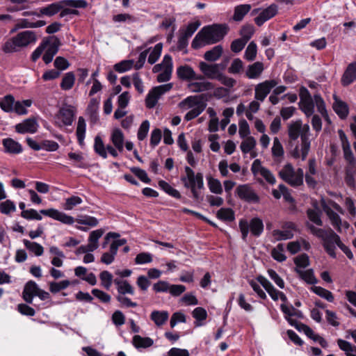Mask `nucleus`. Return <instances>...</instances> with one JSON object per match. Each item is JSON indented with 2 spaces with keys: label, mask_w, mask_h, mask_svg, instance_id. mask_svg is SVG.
<instances>
[{
  "label": "nucleus",
  "mask_w": 356,
  "mask_h": 356,
  "mask_svg": "<svg viewBox=\"0 0 356 356\" xmlns=\"http://www.w3.org/2000/svg\"><path fill=\"white\" fill-rule=\"evenodd\" d=\"M114 284L117 286L118 296L117 300L126 307H136L138 304L133 302L125 295H134L135 293L134 287L128 282V281L120 278H115L113 280Z\"/></svg>",
  "instance_id": "obj_5"
},
{
  "label": "nucleus",
  "mask_w": 356,
  "mask_h": 356,
  "mask_svg": "<svg viewBox=\"0 0 356 356\" xmlns=\"http://www.w3.org/2000/svg\"><path fill=\"white\" fill-rule=\"evenodd\" d=\"M239 229L241 232L242 238L246 241L249 233V229L254 236H259L264 232L263 221L259 218H253L250 223L245 219H241L238 223Z\"/></svg>",
  "instance_id": "obj_6"
},
{
  "label": "nucleus",
  "mask_w": 356,
  "mask_h": 356,
  "mask_svg": "<svg viewBox=\"0 0 356 356\" xmlns=\"http://www.w3.org/2000/svg\"><path fill=\"white\" fill-rule=\"evenodd\" d=\"M133 345L136 348H147L152 346L154 341L149 337H142L140 335H135L132 340Z\"/></svg>",
  "instance_id": "obj_36"
},
{
  "label": "nucleus",
  "mask_w": 356,
  "mask_h": 356,
  "mask_svg": "<svg viewBox=\"0 0 356 356\" xmlns=\"http://www.w3.org/2000/svg\"><path fill=\"white\" fill-rule=\"evenodd\" d=\"M256 145V140L252 136L246 137L241 144V149L244 154L250 152Z\"/></svg>",
  "instance_id": "obj_54"
},
{
  "label": "nucleus",
  "mask_w": 356,
  "mask_h": 356,
  "mask_svg": "<svg viewBox=\"0 0 356 356\" xmlns=\"http://www.w3.org/2000/svg\"><path fill=\"white\" fill-rule=\"evenodd\" d=\"M83 200L80 197L73 195L65 200V202L63 204V208L65 210L70 211L72 210L74 207L81 204Z\"/></svg>",
  "instance_id": "obj_58"
},
{
  "label": "nucleus",
  "mask_w": 356,
  "mask_h": 356,
  "mask_svg": "<svg viewBox=\"0 0 356 356\" xmlns=\"http://www.w3.org/2000/svg\"><path fill=\"white\" fill-rule=\"evenodd\" d=\"M251 5L241 4L236 6L234 8L233 19L236 22H241L244 16L251 10Z\"/></svg>",
  "instance_id": "obj_37"
},
{
  "label": "nucleus",
  "mask_w": 356,
  "mask_h": 356,
  "mask_svg": "<svg viewBox=\"0 0 356 356\" xmlns=\"http://www.w3.org/2000/svg\"><path fill=\"white\" fill-rule=\"evenodd\" d=\"M76 221L80 225H88L90 227H95L98 224V220L90 216H81L76 219Z\"/></svg>",
  "instance_id": "obj_61"
},
{
  "label": "nucleus",
  "mask_w": 356,
  "mask_h": 356,
  "mask_svg": "<svg viewBox=\"0 0 356 356\" xmlns=\"http://www.w3.org/2000/svg\"><path fill=\"white\" fill-rule=\"evenodd\" d=\"M3 145L6 152L10 154H19L22 152V145L12 138H5L2 141Z\"/></svg>",
  "instance_id": "obj_27"
},
{
  "label": "nucleus",
  "mask_w": 356,
  "mask_h": 356,
  "mask_svg": "<svg viewBox=\"0 0 356 356\" xmlns=\"http://www.w3.org/2000/svg\"><path fill=\"white\" fill-rule=\"evenodd\" d=\"M99 278L102 282V286L104 287L106 290H108L111 288L113 282L112 274L107 270H104L100 273Z\"/></svg>",
  "instance_id": "obj_56"
},
{
  "label": "nucleus",
  "mask_w": 356,
  "mask_h": 356,
  "mask_svg": "<svg viewBox=\"0 0 356 356\" xmlns=\"http://www.w3.org/2000/svg\"><path fill=\"white\" fill-rule=\"evenodd\" d=\"M299 106L300 109L307 117L313 115L314 111V104L313 99L300 102Z\"/></svg>",
  "instance_id": "obj_55"
},
{
  "label": "nucleus",
  "mask_w": 356,
  "mask_h": 356,
  "mask_svg": "<svg viewBox=\"0 0 356 356\" xmlns=\"http://www.w3.org/2000/svg\"><path fill=\"white\" fill-rule=\"evenodd\" d=\"M219 64H208L205 62H200L199 64L201 72L205 76L211 79L218 80L222 72L219 70Z\"/></svg>",
  "instance_id": "obj_17"
},
{
  "label": "nucleus",
  "mask_w": 356,
  "mask_h": 356,
  "mask_svg": "<svg viewBox=\"0 0 356 356\" xmlns=\"http://www.w3.org/2000/svg\"><path fill=\"white\" fill-rule=\"evenodd\" d=\"M264 71V65L261 62H255L248 66L246 70V76L249 79L258 78Z\"/></svg>",
  "instance_id": "obj_32"
},
{
  "label": "nucleus",
  "mask_w": 356,
  "mask_h": 356,
  "mask_svg": "<svg viewBox=\"0 0 356 356\" xmlns=\"http://www.w3.org/2000/svg\"><path fill=\"white\" fill-rule=\"evenodd\" d=\"M177 74L179 79L182 80H191L195 77V72L189 65H181L177 69Z\"/></svg>",
  "instance_id": "obj_34"
},
{
  "label": "nucleus",
  "mask_w": 356,
  "mask_h": 356,
  "mask_svg": "<svg viewBox=\"0 0 356 356\" xmlns=\"http://www.w3.org/2000/svg\"><path fill=\"white\" fill-rule=\"evenodd\" d=\"M40 214L49 216L65 225H72L74 222V219L72 216L52 208L42 209L40 211V213L33 209L24 210L21 213L22 217L26 220H40L42 218Z\"/></svg>",
  "instance_id": "obj_2"
},
{
  "label": "nucleus",
  "mask_w": 356,
  "mask_h": 356,
  "mask_svg": "<svg viewBox=\"0 0 356 356\" xmlns=\"http://www.w3.org/2000/svg\"><path fill=\"white\" fill-rule=\"evenodd\" d=\"M295 271L300 277V278L305 281L307 283L309 284H314L317 282V280L314 275V271L312 269L302 270L296 268Z\"/></svg>",
  "instance_id": "obj_39"
},
{
  "label": "nucleus",
  "mask_w": 356,
  "mask_h": 356,
  "mask_svg": "<svg viewBox=\"0 0 356 356\" xmlns=\"http://www.w3.org/2000/svg\"><path fill=\"white\" fill-rule=\"evenodd\" d=\"M38 124L35 119L28 118L15 125V130L19 134H34L37 131Z\"/></svg>",
  "instance_id": "obj_19"
},
{
  "label": "nucleus",
  "mask_w": 356,
  "mask_h": 356,
  "mask_svg": "<svg viewBox=\"0 0 356 356\" xmlns=\"http://www.w3.org/2000/svg\"><path fill=\"white\" fill-rule=\"evenodd\" d=\"M277 85V82L274 79L267 80L257 84L254 89V98L258 101L263 102L270 90Z\"/></svg>",
  "instance_id": "obj_13"
},
{
  "label": "nucleus",
  "mask_w": 356,
  "mask_h": 356,
  "mask_svg": "<svg viewBox=\"0 0 356 356\" xmlns=\"http://www.w3.org/2000/svg\"><path fill=\"white\" fill-rule=\"evenodd\" d=\"M254 33V29L252 25H245L241 28L240 31V35H241V38L248 42L249 40L252 38Z\"/></svg>",
  "instance_id": "obj_63"
},
{
  "label": "nucleus",
  "mask_w": 356,
  "mask_h": 356,
  "mask_svg": "<svg viewBox=\"0 0 356 356\" xmlns=\"http://www.w3.org/2000/svg\"><path fill=\"white\" fill-rule=\"evenodd\" d=\"M39 289L38 284L34 281H29L25 284L23 290L22 294L24 300L27 303L31 304L33 297L35 296Z\"/></svg>",
  "instance_id": "obj_22"
},
{
  "label": "nucleus",
  "mask_w": 356,
  "mask_h": 356,
  "mask_svg": "<svg viewBox=\"0 0 356 356\" xmlns=\"http://www.w3.org/2000/svg\"><path fill=\"white\" fill-rule=\"evenodd\" d=\"M201 105L205 106V107L207 106V104L204 102L202 95L189 96L179 104V106L185 109L197 108V106L200 107Z\"/></svg>",
  "instance_id": "obj_20"
},
{
  "label": "nucleus",
  "mask_w": 356,
  "mask_h": 356,
  "mask_svg": "<svg viewBox=\"0 0 356 356\" xmlns=\"http://www.w3.org/2000/svg\"><path fill=\"white\" fill-rule=\"evenodd\" d=\"M207 179L208 181V186L210 191L215 194H222V187L220 181L215 178H213L211 175L207 177Z\"/></svg>",
  "instance_id": "obj_43"
},
{
  "label": "nucleus",
  "mask_w": 356,
  "mask_h": 356,
  "mask_svg": "<svg viewBox=\"0 0 356 356\" xmlns=\"http://www.w3.org/2000/svg\"><path fill=\"white\" fill-rule=\"evenodd\" d=\"M172 67L173 63L171 56L168 54L165 55L162 62L155 65L152 68L154 73H158L162 71L157 76V81L161 83L169 81L171 78Z\"/></svg>",
  "instance_id": "obj_7"
},
{
  "label": "nucleus",
  "mask_w": 356,
  "mask_h": 356,
  "mask_svg": "<svg viewBox=\"0 0 356 356\" xmlns=\"http://www.w3.org/2000/svg\"><path fill=\"white\" fill-rule=\"evenodd\" d=\"M134 61L132 60H124L115 64L114 70L120 73L125 72L131 70L133 67Z\"/></svg>",
  "instance_id": "obj_57"
},
{
  "label": "nucleus",
  "mask_w": 356,
  "mask_h": 356,
  "mask_svg": "<svg viewBox=\"0 0 356 356\" xmlns=\"http://www.w3.org/2000/svg\"><path fill=\"white\" fill-rule=\"evenodd\" d=\"M160 95H159L156 92H154V88H152L149 93L147 94L145 103L146 106L149 108H154L158 102V99H159Z\"/></svg>",
  "instance_id": "obj_60"
},
{
  "label": "nucleus",
  "mask_w": 356,
  "mask_h": 356,
  "mask_svg": "<svg viewBox=\"0 0 356 356\" xmlns=\"http://www.w3.org/2000/svg\"><path fill=\"white\" fill-rule=\"evenodd\" d=\"M23 243L26 249L33 253L35 256L39 257L42 255L44 248L40 244L36 242L30 241L27 239H24Z\"/></svg>",
  "instance_id": "obj_40"
},
{
  "label": "nucleus",
  "mask_w": 356,
  "mask_h": 356,
  "mask_svg": "<svg viewBox=\"0 0 356 356\" xmlns=\"http://www.w3.org/2000/svg\"><path fill=\"white\" fill-rule=\"evenodd\" d=\"M314 99L315 101V103L316 104V107L318 109V111L326 119L328 120V116L327 113V111L325 108V105L323 99L321 97L320 95H314Z\"/></svg>",
  "instance_id": "obj_62"
},
{
  "label": "nucleus",
  "mask_w": 356,
  "mask_h": 356,
  "mask_svg": "<svg viewBox=\"0 0 356 356\" xmlns=\"http://www.w3.org/2000/svg\"><path fill=\"white\" fill-rule=\"evenodd\" d=\"M287 320L289 323L291 325L295 326L298 331L303 332L309 339L318 342L321 347L324 348L327 347L328 344L327 341L320 335L315 334L308 325L302 323L295 322L293 320L290 318H287Z\"/></svg>",
  "instance_id": "obj_10"
},
{
  "label": "nucleus",
  "mask_w": 356,
  "mask_h": 356,
  "mask_svg": "<svg viewBox=\"0 0 356 356\" xmlns=\"http://www.w3.org/2000/svg\"><path fill=\"white\" fill-rule=\"evenodd\" d=\"M356 177V163L349 164L346 169L345 181L350 188H355Z\"/></svg>",
  "instance_id": "obj_35"
},
{
  "label": "nucleus",
  "mask_w": 356,
  "mask_h": 356,
  "mask_svg": "<svg viewBox=\"0 0 356 356\" xmlns=\"http://www.w3.org/2000/svg\"><path fill=\"white\" fill-rule=\"evenodd\" d=\"M213 88V85L209 81L191 82L188 84V88L192 92H204Z\"/></svg>",
  "instance_id": "obj_28"
},
{
  "label": "nucleus",
  "mask_w": 356,
  "mask_h": 356,
  "mask_svg": "<svg viewBox=\"0 0 356 356\" xmlns=\"http://www.w3.org/2000/svg\"><path fill=\"white\" fill-rule=\"evenodd\" d=\"M334 102L332 106L334 111L341 118H346L348 114V108L347 104L338 99L336 96H334Z\"/></svg>",
  "instance_id": "obj_31"
},
{
  "label": "nucleus",
  "mask_w": 356,
  "mask_h": 356,
  "mask_svg": "<svg viewBox=\"0 0 356 356\" xmlns=\"http://www.w3.org/2000/svg\"><path fill=\"white\" fill-rule=\"evenodd\" d=\"M15 102L14 97L7 95L0 101V107L3 111L11 113L13 112Z\"/></svg>",
  "instance_id": "obj_41"
},
{
  "label": "nucleus",
  "mask_w": 356,
  "mask_h": 356,
  "mask_svg": "<svg viewBox=\"0 0 356 356\" xmlns=\"http://www.w3.org/2000/svg\"><path fill=\"white\" fill-rule=\"evenodd\" d=\"M317 173L316 169V161L311 159L308 162V170L305 174V181L309 188H314L317 185V181L313 177Z\"/></svg>",
  "instance_id": "obj_24"
},
{
  "label": "nucleus",
  "mask_w": 356,
  "mask_h": 356,
  "mask_svg": "<svg viewBox=\"0 0 356 356\" xmlns=\"http://www.w3.org/2000/svg\"><path fill=\"white\" fill-rule=\"evenodd\" d=\"M32 104V101L30 99L23 100L22 102L17 101L15 102L13 112L18 115H25L27 113V107H30Z\"/></svg>",
  "instance_id": "obj_44"
},
{
  "label": "nucleus",
  "mask_w": 356,
  "mask_h": 356,
  "mask_svg": "<svg viewBox=\"0 0 356 356\" xmlns=\"http://www.w3.org/2000/svg\"><path fill=\"white\" fill-rule=\"evenodd\" d=\"M186 175L181 176V181L186 188L197 187L202 189L204 187L203 175L201 172L195 174L194 171L188 166L184 168Z\"/></svg>",
  "instance_id": "obj_8"
},
{
  "label": "nucleus",
  "mask_w": 356,
  "mask_h": 356,
  "mask_svg": "<svg viewBox=\"0 0 356 356\" xmlns=\"http://www.w3.org/2000/svg\"><path fill=\"white\" fill-rule=\"evenodd\" d=\"M257 53V44L252 41L248 45L245 53L244 58L248 61H252L255 59Z\"/></svg>",
  "instance_id": "obj_50"
},
{
  "label": "nucleus",
  "mask_w": 356,
  "mask_h": 356,
  "mask_svg": "<svg viewBox=\"0 0 356 356\" xmlns=\"http://www.w3.org/2000/svg\"><path fill=\"white\" fill-rule=\"evenodd\" d=\"M356 80V62L350 63L342 75L341 82L347 86Z\"/></svg>",
  "instance_id": "obj_21"
},
{
  "label": "nucleus",
  "mask_w": 356,
  "mask_h": 356,
  "mask_svg": "<svg viewBox=\"0 0 356 356\" xmlns=\"http://www.w3.org/2000/svg\"><path fill=\"white\" fill-rule=\"evenodd\" d=\"M301 121L298 120L289 126V136L291 140H296L300 136Z\"/></svg>",
  "instance_id": "obj_47"
},
{
  "label": "nucleus",
  "mask_w": 356,
  "mask_h": 356,
  "mask_svg": "<svg viewBox=\"0 0 356 356\" xmlns=\"http://www.w3.org/2000/svg\"><path fill=\"white\" fill-rule=\"evenodd\" d=\"M163 49V44L158 43L156 44L152 51H151L149 57H148V63L151 65L155 63L159 57L161 56V51Z\"/></svg>",
  "instance_id": "obj_53"
},
{
  "label": "nucleus",
  "mask_w": 356,
  "mask_h": 356,
  "mask_svg": "<svg viewBox=\"0 0 356 356\" xmlns=\"http://www.w3.org/2000/svg\"><path fill=\"white\" fill-rule=\"evenodd\" d=\"M15 211V204L10 200H7L0 204V211L3 214L9 215L11 212H14Z\"/></svg>",
  "instance_id": "obj_59"
},
{
  "label": "nucleus",
  "mask_w": 356,
  "mask_h": 356,
  "mask_svg": "<svg viewBox=\"0 0 356 356\" xmlns=\"http://www.w3.org/2000/svg\"><path fill=\"white\" fill-rule=\"evenodd\" d=\"M312 291L330 302H332L334 301V298L332 292L321 286H313L312 287Z\"/></svg>",
  "instance_id": "obj_48"
},
{
  "label": "nucleus",
  "mask_w": 356,
  "mask_h": 356,
  "mask_svg": "<svg viewBox=\"0 0 356 356\" xmlns=\"http://www.w3.org/2000/svg\"><path fill=\"white\" fill-rule=\"evenodd\" d=\"M229 31L225 24H213L204 26L193 38L191 47L197 49L207 45L214 44L221 41Z\"/></svg>",
  "instance_id": "obj_1"
},
{
  "label": "nucleus",
  "mask_w": 356,
  "mask_h": 356,
  "mask_svg": "<svg viewBox=\"0 0 356 356\" xmlns=\"http://www.w3.org/2000/svg\"><path fill=\"white\" fill-rule=\"evenodd\" d=\"M111 140L119 152H123L124 137L122 131L120 129H115L113 131L111 136Z\"/></svg>",
  "instance_id": "obj_25"
},
{
  "label": "nucleus",
  "mask_w": 356,
  "mask_h": 356,
  "mask_svg": "<svg viewBox=\"0 0 356 356\" xmlns=\"http://www.w3.org/2000/svg\"><path fill=\"white\" fill-rule=\"evenodd\" d=\"M169 318V313L167 311H159L154 310L150 314V319L154 321V323L158 327L162 326L164 325Z\"/></svg>",
  "instance_id": "obj_29"
},
{
  "label": "nucleus",
  "mask_w": 356,
  "mask_h": 356,
  "mask_svg": "<svg viewBox=\"0 0 356 356\" xmlns=\"http://www.w3.org/2000/svg\"><path fill=\"white\" fill-rule=\"evenodd\" d=\"M222 52V47L221 45H216L204 53V58L207 61L214 62L220 58Z\"/></svg>",
  "instance_id": "obj_33"
},
{
  "label": "nucleus",
  "mask_w": 356,
  "mask_h": 356,
  "mask_svg": "<svg viewBox=\"0 0 356 356\" xmlns=\"http://www.w3.org/2000/svg\"><path fill=\"white\" fill-rule=\"evenodd\" d=\"M74 115V113L72 107L65 106L59 110L57 118L61 120L63 125L70 126L73 122Z\"/></svg>",
  "instance_id": "obj_23"
},
{
  "label": "nucleus",
  "mask_w": 356,
  "mask_h": 356,
  "mask_svg": "<svg viewBox=\"0 0 356 356\" xmlns=\"http://www.w3.org/2000/svg\"><path fill=\"white\" fill-rule=\"evenodd\" d=\"M99 102L96 98H92L87 107V112L90 115L91 119L95 122L97 120V110Z\"/></svg>",
  "instance_id": "obj_51"
},
{
  "label": "nucleus",
  "mask_w": 356,
  "mask_h": 356,
  "mask_svg": "<svg viewBox=\"0 0 356 356\" xmlns=\"http://www.w3.org/2000/svg\"><path fill=\"white\" fill-rule=\"evenodd\" d=\"M284 245L282 243H279L271 251L272 257L279 262H282L286 259V257L284 254Z\"/></svg>",
  "instance_id": "obj_49"
},
{
  "label": "nucleus",
  "mask_w": 356,
  "mask_h": 356,
  "mask_svg": "<svg viewBox=\"0 0 356 356\" xmlns=\"http://www.w3.org/2000/svg\"><path fill=\"white\" fill-rule=\"evenodd\" d=\"M294 263L296 266V268L300 269L305 268L309 265V257L307 254L303 253L294 258Z\"/></svg>",
  "instance_id": "obj_64"
},
{
  "label": "nucleus",
  "mask_w": 356,
  "mask_h": 356,
  "mask_svg": "<svg viewBox=\"0 0 356 356\" xmlns=\"http://www.w3.org/2000/svg\"><path fill=\"white\" fill-rule=\"evenodd\" d=\"M106 147L102 138L97 136L95 138L94 149L95 152L103 159H106L108 156Z\"/></svg>",
  "instance_id": "obj_46"
},
{
  "label": "nucleus",
  "mask_w": 356,
  "mask_h": 356,
  "mask_svg": "<svg viewBox=\"0 0 356 356\" xmlns=\"http://www.w3.org/2000/svg\"><path fill=\"white\" fill-rule=\"evenodd\" d=\"M86 129V124L85 119L83 117L80 116L78 119L76 131L78 143L80 145H83L84 143Z\"/></svg>",
  "instance_id": "obj_38"
},
{
  "label": "nucleus",
  "mask_w": 356,
  "mask_h": 356,
  "mask_svg": "<svg viewBox=\"0 0 356 356\" xmlns=\"http://www.w3.org/2000/svg\"><path fill=\"white\" fill-rule=\"evenodd\" d=\"M323 241V245L326 252L332 257H336V245L340 244V237L332 229H329L321 238Z\"/></svg>",
  "instance_id": "obj_9"
},
{
  "label": "nucleus",
  "mask_w": 356,
  "mask_h": 356,
  "mask_svg": "<svg viewBox=\"0 0 356 356\" xmlns=\"http://www.w3.org/2000/svg\"><path fill=\"white\" fill-rule=\"evenodd\" d=\"M37 38L35 32L32 31H24L19 33L15 37L8 40L3 46V51L12 53L17 51L18 48L26 47L30 44L35 43Z\"/></svg>",
  "instance_id": "obj_3"
},
{
  "label": "nucleus",
  "mask_w": 356,
  "mask_h": 356,
  "mask_svg": "<svg viewBox=\"0 0 356 356\" xmlns=\"http://www.w3.org/2000/svg\"><path fill=\"white\" fill-rule=\"evenodd\" d=\"M74 81L75 76L74 73L72 72H69L63 77L60 83V88L64 90H69L73 87Z\"/></svg>",
  "instance_id": "obj_45"
},
{
  "label": "nucleus",
  "mask_w": 356,
  "mask_h": 356,
  "mask_svg": "<svg viewBox=\"0 0 356 356\" xmlns=\"http://www.w3.org/2000/svg\"><path fill=\"white\" fill-rule=\"evenodd\" d=\"M295 225L293 222H288L282 226V229H275L273 235L277 241H283L292 238L294 235Z\"/></svg>",
  "instance_id": "obj_15"
},
{
  "label": "nucleus",
  "mask_w": 356,
  "mask_h": 356,
  "mask_svg": "<svg viewBox=\"0 0 356 356\" xmlns=\"http://www.w3.org/2000/svg\"><path fill=\"white\" fill-rule=\"evenodd\" d=\"M236 192L240 199L248 202L257 203L259 201V196L248 184L238 186L236 188Z\"/></svg>",
  "instance_id": "obj_14"
},
{
  "label": "nucleus",
  "mask_w": 356,
  "mask_h": 356,
  "mask_svg": "<svg viewBox=\"0 0 356 356\" xmlns=\"http://www.w3.org/2000/svg\"><path fill=\"white\" fill-rule=\"evenodd\" d=\"M43 42H47V49L42 56V59L46 64H49L52 61L54 56L58 53L60 41L56 36H50L44 40Z\"/></svg>",
  "instance_id": "obj_11"
},
{
  "label": "nucleus",
  "mask_w": 356,
  "mask_h": 356,
  "mask_svg": "<svg viewBox=\"0 0 356 356\" xmlns=\"http://www.w3.org/2000/svg\"><path fill=\"white\" fill-rule=\"evenodd\" d=\"M62 8L63 6L60 3H53L45 7L40 8L39 13L37 14V17H40L42 15L51 17L58 13Z\"/></svg>",
  "instance_id": "obj_26"
},
{
  "label": "nucleus",
  "mask_w": 356,
  "mask_h": 356,
  "mask_svg": "<svg viewBox=\"0 0 356 356\" xmlns=\"http://www.w3.org/2000/svg\"><path fill=\"white\" fill-rule=\"evenodd\" d=\"M159 187L163 189L166 193L175 198H181L180 193L175 188H172L168 183L163 180L159 181Z\"/></svg>",
  "instance_id": "obj_52"
},
{
  "label": "nucleus",
  "mask_w": 356,
  "mask_h": 356,
  "mask_svg": "<svg viewBox=\"0 0 356 356\" xmlns=\"http://www.w3.org/2000/svg\"><path fill=\"white\" fill-rule=\"evenodd\" d=\"M323 210L330 220L332 226L338 232H341L342 222L340 216L327 205L323 206Z\"/></svg>",
  "instance_id": "obj_30"
},
{
  "label": "nucleus",
  "mask_w": 356,
  "mask_h": 356,
  "mask_svg": "<svg viewBox=\"0 0 356 356\" xmlns=\"http://www.w3.org/2000/svg\"><path fill=\"white\" fill-rule=\"evenodd\" d=\"M251 171L254 176L261 175L268 184L273 185L276 179L273 174L268 168L261 165L259 159H255L251 166Z\"/></svg>",
  "instance_id": "obj_12"
},
{
  "label": "nucleus",
  "mask_w": 356,
  "mask_h": 356,
  "mask_svg": "<svg viewBox=\"0 0 356 356\" xmlns=\"http://www.w3.org/2000/svg\"><path fill=\"white\" fill-rule=\"evenodd\" d=\"M278 11V7L276 4H271L266 9L260 11L259 15L254 18L255 24L261 26L266 21L276 15Z\"/></svg>",
  "instance_id": "obj_16"
},
{
  "label": "nucleus",
  "mask_w": 356,
  "mask_h": 356,
  "mask_svg": "<svg viewBox=\"0 0 356 356\" xmlns=\"http://www.w3.org/2000/svg\"><path fill=\"white\" fill-rule=\"evenodd\" d=\"M339 136L340 138L341 142V146L343 152V156L346 161L349 164H355L356 160L354 157V155L350 149V143L345 134V133L342 130H339L338 131Z\"/></svg>",
  "instance_id": "obj_18"
},
{
  "label": "nucleus",
  "mask_w": 356,
  "mask_h": 356,
  "mask_svg": "<svg viewBox=\"0 0 356 356\" xmlns=\"http://www.w3.org/2000/svg\"><path fill=\"white\" fill-rule=\"evenodd\" d=\"M216 216L218 219L227 222H232L235 219L234 211L230 208L220 209L216 213Z\"/></svg>",
  "instance_id": "obj_42"
},
{
  "label": "nucleus",
  "mask_w": 356,
  "mask_h": 356,
  "mask_svg": "<svg viewBox=\"0 0 356 356\" xmlns=\"http://www.w3.org/2000/svg\"><path fill=\"white\" fill-rule=\"evenodd\" d=\"M279 177L293 187H298L303 184L304 172L302 168L295 170L291 163H286L279 171Z\"/></svg>",
  "instance_id": "obj_4"
}]
</instances>
